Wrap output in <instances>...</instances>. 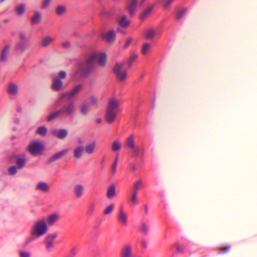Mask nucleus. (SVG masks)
<instances>
[{"label":"nucleus","mask_w":257,"mask_h":257,"mask_svg":"<svg viewBox=\"0 0 257 257\" xmlns=\"http://www.w3.org/2000/svg\"><path fill=\"white\" fill-rule=\"evenodd\" d=\"M47 133V129L46 127L42 126L38 128L37 133L41 136H45Z\"/></svg>","instance_id":"nucleus-32"},{"label":"nucleus","mask_w":257,"mask_h":257,"mask_svg":"<svg viewBox=\"0 0 257 257\" xmlns=\"http://www.w3.org/2000/svg\"><path fill=\"white\" fill-rule=\"evenodd\" d=\"M106 55L103 52L93 53L88 58L86 61V64L88 65L96 61L100 66H104L106 64Z\"/></svg>","instance_id":"nucleus-3"},{"label":"nucleus","mask_w":257,"mask_h":257,"mask_svg":"<svg viewBox=\"0 0 257 257\" xmlns=\"http://www.w3.org/2000/svg\"><path fill=\"white\" fill-rule=\"evenodd\" d=\"M152 7H149L148 8H147L144 12L142 14V16H141V17L142 18H145V17H146L147 16H148L151 13V12L152 11Z\"/></svg>","instance_id":"nucleus-35"},{"label":"nucleus","mask_w":257,"mask_h":257,"mask_svg":"<svg viewBox=\"0 0 257 257\" xmlns=\"http://www.w3.org/2000/svg\"><path fill=\"white\" fill-rule=\"evenodd\" d=\"M58 236L57 232H51L49 233L46 238L45 243L47 247H51L55 242V240Z\"/></svg>","instance_id":"nucleus-7"},{"label":"nucleus","mask_w":257,"mask_h":257,"mask_svg":"<svg viewBox=\"0 0 257 257\" xmlns=\"http://www.w3.org/2000/svg\"><path fill=\"white\" fill-rule=\"evenodd\" d=\"M155 31L154 30L149 29V30H148V31L146 33V37L150 39V38H153L155 36Z\"/></svg>","instance_id":"nucleus-36"},{"label":"nucleus","mask_w":257,"mask_h":257,"mask_svg":"<svg viewBox=\"0 0 257 257\" xmlns=\"http://www.w3.org/2000/svg\"><path fill=\"white\" fill-rule=\"evenodd\" d=\"M10 49L11 46L10 45H6L4 47L1 56L2 61H5L7 59L10 54Z\"/></svg>","instance_id":"nucleus-14"},{"label":"nucleus","mask_w":257,"mask_h":257,"mask_svg":"<svg viewBox=\"0 0 257 257\" xmlns=\"http://www.w3.org/2000/svg\"><path fill=\"white\" fill-rule=\"evenodd\" d=\"M137 6V1L134 0L133 1L128 7L129 12L131 15L134 14Z\"/></svg>","instance_id":"nucleus-29"},{"label":"nucleus","mask_w":257,"mask_h":257,"mask_svg":"<svg viewBox=\"0 0 257 257\" xmlns=\"http://www.w3.org/2000/svg\"><path fill=\"white\" fill-rule=\"evenodd\" d=\"M85 150L84 147L81 146L77 147L73 151L74 157L77 159L80 158Z\"/></svg>","instance_id":"nucleus-15"},{"label":"nucleus","mask_w":257,"mask_h":257,"mask_svg":"<svg viewBox=\"0 0 257 257\" xmlns=\"http://www.w3.org/2000/svg\"><path fill=\"white\" fill-rule=\"evenodd\" d=\"M124 66L123 62H119L115 63L113 68L114 73L117 78L121 81L124 80L127 77L126 70Z\"/></svg>","instance_id":"nucleus-4"},{"label":"nucleus","mask_w":257,"mask_h":257,"mask_svg":"<svg viewBox=\"0 0 257 257\" xmlns=\"http://www.w3.org/2000/svg\"><path fill=\"white\" fill-rule=\"evenodd\" d=\"M114 209V204H111L106 206V207L104 209V213L105 215L110 214L113 210Z\"/></svg>","instance_id":"nucleus-31"},{"label":"nucleus","mask_w":257,"mask_h":257,"mask_svg":"<svg viewBox=\"0 0 257 257\" xmlns=\"http://www.w3.org/2000/svg\"><path fill=\"white\" fill-rule=\"evenodd\" d=\"M48 226L44 219L37 220L34 224L31 230L32 235L36 238H40L48 232Z\"/></svg>","instance_id":"nucleus-1"},{"label":"nucleus","mask_w":257,"mask_h":257,"mask_svg":"<svg viewBox=\"0 0 257 257\" xmlns=\"http://www.w3.org/2000/svg\"><path fill=\"white\" fill-rule=\"evenodd\" d=\"M9 161L10 163H16V165L20 169L23 168L26 163V159L25 156L17 154H13L9 157Z\"/></svg>","instance_id":"nucleus-5"},{"label":"nucleus","mask_w":257,"mask_h":257,"mask_svg":"<svg viewBox=\"0 0 257 257\" xmlns=\"http://www.w3.org/2000/svg\"><path fill=\"white\" fill-rule=\"evenodd\" d=\"M229 247H227V248H223V249H224V250H229Z\"/></svg>","instance_id":"nucleus-48"},{"label":"nucleus","mask_w":257,"mask_h":257,"mask_svg":"<svg viewBox=\"0 0 257 257\" xmlns=\"http://www.w3.org/2000/svg\"><path fill=\"white\" fill-rule=\"evenodd\" d=\"M60 219V214L59 212H53L48 215L47 217V225L53 226Z\"/></svg>","instance_id":"nucleus-6"},{"label":"nucleus","mask_w":257,"mask_h":257,"mask_svg":"<svg viewBox=\"0 0 257 257\" xmlns=\"http://www.w3.org/2000/svg\"><path fill=\"white\" fill-rule=\"evenodd\" d=\"M74 190L76 195L80 197L83 193L84 187L81 184H76L74 186Z\"/></svg>","instance_id":"nucleus-19"},{"label":"nucleus","mask_w":257,"mask_h":257,"mask_svg":"<svg viewBox=\"0 0 257 257\" xmlns=\"http://www.w3.org/2000/svg\"><path fill=\"white\" fill-rule=\"evenodd\" d=\"M119 105V101L116 98H111L108 103L107 108L118 111Z\"/></svg>","instance_id":"nucleus-9"},{"label":"nucleus","mask_w":257,"mask_h":257,"mask_svg":"<svg viewBox=\"0 0 257 257\" xmlns=\"http://www.w3.org/2000/svg\"><path fill=\"white\" fill-rule=\"evenodd\" d=\"M68 152H69L68 150H67V149L63 150L56 153L55 155H54L53 157L54 158V159H58L62 157L64 155H65L66 154H67L68 153Z\"/></svg>","instance_id":"nucleus-27"},{"label":"nucleus","mask_w":257,"mask_h":257,"mask_svg":"<svg viewBox=\"0 0 257 257\" xmlns=\"http://www.w3.org/2000/svg\"><path fill=\"white\" fill-rule=\"evenodd\" d=\"M66 73L64 71H60L58 73V75L55 78H58L60 80H63L66 77Z\"/></svg>","instance_id":"nucleus-39"},{"label":"nucleus","mask_w":257,"mask_h":257,"mask_svg":"<svg viewBox=\"0 0 257 257\" xmlns=\"http://www.w3.org/2000/svg\"><path fill=\"white\" fill-rule=\"evenodd\" d=\"M20 169L16 165H10L8 168V174L10 175H15Z\"/></svg>","instance_id":"nucleus-23"},{"label":"nucleus","mask_w":257,"mask_h":257,"mask_svg":"<svg viewBox=\"0 0 257 257\" xmlns=\"http://www.w3.org/2000/svg\"><path fill=\"white\" fill-rule=\"evenodd\" d=\"M143 185V181L141 180L137 181L134 185L135 188L138 189L140 188Z\"/></svg>","instance_id":"nucleus-42"},{"label":"nucleus","mask_w":257,"mask_h":257,"mask_svg":"<svg viewBox=\"0 0 257 257\" xmlns=\"http://www.w3.org/2000/svg\"><path fill=\"white\" fill-rule=\"evenodd\" d=\"M127 214L122 208H120L118 215V221L122 225H126L127 222Z\"/></svg>","instance_id":"nucleus-11"},{"label":"nucleus","mask_w":257,"mask_h":257,"mask_svg":"<svg viewBox=\"0 0 257 257\" xmlns=\"http://www.w3.org/2000/svg\"><path fill=\"white\" fill-rule=\"evenodd\" d=\"M131 42H132V39H128L127 40L125 46L127 47Z\"/></svg>","instance_id":"nucleus-46"},{"label":"nucleus","mask_w":257,"mask_h":257,"mask_svg":"<svg viewBox=\"0 0 257 257\" xmlns=\"http://www.w3.org/2000/svg\"><path fill=\"white\" fill-rule=\"evenodd\" d=\"M36 189L42 192H48L50 190V187L48 183L44 182H40L36 185Z\"/></svg>","instance_id":"nucleus-13"},{"label":"nucleus","mask_w":257,"mask_h":257,"mask_svg":"<svg viewBox=\"0 0 257 257\" xmlns=\"http://www.w3.org/2000/svg\"><path fill=\"white\" fill-rule=\"evenodd\" d=\"M25 10V6L23 5H20L17 7V12L19 14H23Z\"/></svg>","instance_id":"nucleus-38"},{"label":"nucleus","mask_w":257,"mask_h":257,"mask_svg":"<svg viewBox=\"0 0 257 257\" xmlns=\"http://www.w3.org/2000/svg\"><path fill=\"white\" fill-rule=\"evenodd\" d=\"M41 19V16L40 14H37L32 19V21L33 23H36L39 22Z\"/></svg>","instance_id":"nucleus-41"},{"label":"nucleus","mask_w":257,"mask_h":257,"mask_svg":"<svg viewBox=\"0 0 257 257\" xmlns=\"http://www.w3.org/2000/svg\"><path fill=\"white\" fill-rule=\"evenodd\" d=\"M143 227H144V230H145V229H146L147 228V226L144 225Z\"/></svg>","instance_id":"nucleus-49"},{"label":"nucleus","mask_w":257,"mask_h":257,"mask_svg":"<svg viewBox=\"0 0 257 257\" xmlns=\"http://www.w3.org/2000/svg\"><path fill=\"white\" fill-rule=\"evenodd\" d=\"M177 247V250L178 252H180V249L179 248V245L178 244H175Z\"/></svg>","instance_id":"nucleus-47"},{"label":"nucleus","mask_w":257,"mask_h":257,"mask_svg":"<svg viewBox=\"0 0 257 257\" xmlns=\"http://www.w3.org/2000/svg\"><path fill=\"white\" fill-rule=\"evenodd\" d=\"M131 201L134 204H136L138 202V195L136 192L133 193L131 197Z\"/></svg>","instance_id":"nucleus-37"},{"label":"nucleus","mask_w":257,"mask_h":257,"mask_svg":"<svg viewBox=\"0 0 257 257\" xmlns=\"http://www.w3.org/2000/svg\"><path fill=\"white\" fill-rule=\"evenodd\" d=\"M116 163H115L113 165V166L112 167V169H111V170H112V172L113 173H115V170H116Z\"/></svg>","instance_id":"nucleus-44"},{"label":"nucleus","mask_w":257,"mask_h":257,"mask_svg":"<svg viewBox=\"0 0 257 257\" xmlns=\"http://www.w3.org/2000/svg\"><path fill=\"white\" fill-rule=\"evenodd\" d=\"M61 112V111H58L51 113L47 116V119L49 121L53 120L56 118Z\"/></svg>","instance_id":"nucleus-34"},{"label":"nucleus","mask_w":257,"mask_h":257,"mask_svg":"<svg viewBox=\"0 0 257 257\" xmlns=\"http://www.w3.org/2000/svg\"><path fill=\"white\" fill-rule=\"evenodd\" d=\"M62 80L58 78H54L52 84V88L55 90H59L62 87Z\"/></svg>","instance_id":"nucleus-17"},{"label":"nucleus","mask_w":257,"mask_h":257,"mask_svg":"<svg viewBox=\"0 0 257 257\" xmlns=\"http://www.w3.org/2000/svg\"><path fill=\"white\" fill-rule=\"evenodd\" d=\"M27 151L33 156H39L45 151V146L43 142L34 140L30 142L27 147Z\"/></svg>","instance_id":"nucleus-2"},{"label":"nucleus","mask_w":257,"mask_h":257,"mask_svg":"<svg viewBox=\"0 0 257 257\" xmlns=\"http://www.w3.org/2000/svg\"><path fill=\"white\" fill-rule=\"evenodd\" d=\"M151 48V45L148 43L145 44L142 48V53L144 55H146L149 52Z\"/></svg>","instance_id":"nucleus-33"},{"label":"nucleus","mask_w":257,"mask_h":257,"mask_svg":"<svg viewBox=\"0 0 257 257\" xmlns=\"http://www.w3.org/2000/svg\"><path fill=\"white\" fill-rule=\"evenodd\" d=\"M126 145L130 148H135V145L134 141V137L133 136H131L127 138L126 141Z\"/></svg>","instance_id":"nucleus-28"},{"label":"nucleus","mask_w":257,"mask_h":257,"mask_svg":"<svg viewBox=\"0 0 257 257\" xmlns=\"http://www.w3.org/2000/svg\"><path fill=\"white\" fill-rule=\"evenodd\" d=\"M104 37L108 41L112 42L114 41L115 38V33L114 31L113 30H109L107 32H106L104 35Z\"/></svg>","instance_id":"nucleus-18"},{"label":"nucleus","mask_w":257,"mask_h":257,"mask_svg":"<svg viewBox=\"0 0 257 257\" xmlns=\"http://www.w3.org/2000/svg\"><path fill=\"white\" fill-rule=\"evenodd\" d=\"M54 41V38L51 36H47L43 39L42 45L43 46H47L51 44Z\"/></svg>","instance_id":"nucleus-26"},{"label":"nucleus","mask_w":257,"mask_h":257,"mask_svg":"<svg viewBox=\"0 0 257 257\" xmlns=\"http://www.w3.org/2000/svg\"><path fill=\"white\" fill-rule=\"evenodd\" d=\"M137 55L135 54H133L132 55V56H131V58L133 59V60H135L137 58Z\"/></svg>","instance_id":"nucleus-45"},{"label":"nucleus","mask_w":257,"mask_h":257,"mask_svg":"<svg viewBox=\"0 0 257 257\" xmlns=\"http://www.w3.org/2000/svg\"><path fill=\"white\" fill-rule=\"evenodd\" d=\"M66 12V8L63 6H59L57 7L56 13L58 15L61 16Z\"/></svg>","instance_id":"nucleus-30"},{"label":"nucleus","mask_w":257,"mask_h":257,"mask_svg":"<svg viewBox=\"0 0 257 257\" xmlns=\"http://www.w3.org/2000/svg\"><path fill=\"white\" fill-rule=\"evenodd\" d=\"M121 257H133V247L130 244L124 246L121 252Z\"/></svg>","instance_id":"nucleus-10"},{"label":"nucleus","mask_w":257,"mask_h":257,"mask_svg":"<svg viewBox=\"0 0 257 257\" xmlns=\"http://www.w3.org/2000/svg\"><path fill=\"white\" fill-rule=\"evenodd\" d=\"M97 143L95 141L90 143L85 147V151L88 154H92L94 152L96 147Z\"/></svg>","instance_id":"nucleus-16"},{"label":"nucleus","mask_w":257,"mask_h":257,"mask_svg":"<svg viewBox=\"0 0 257 257\" xmlns=\"http://www.w3.org/2000/svg\"><path fill=\"white\" fill-rule=\"evenodd\" d=\"M20 257H31V253L27 251L22 250L20 252Z\"/></svg>","instance_id":"nucleus-40"},{"label":"nucleus","mask_w":257,"mask_h":257,"mask_svg":"<svg viewBox=\"0 0 257 257\" xmlns=\"http://www.w3.org/2000/svg\"><path fill=\"white\" fill-rule=\"evenodd\" d=\"M119 26L121 27L125 28L128 26L130 24L129 21L124 17H121L118 21Z\"/></svg>","instance_id":"nucleus-25"},{"label":"nucleus","mask_w":257,"mask_h":257,"mask_svg":"<svg viewBox=\"0 0 257 257\" xmlns=\"http://www.w3.org/2000/svg\"><path fill=\"white\" fill-rule=\"evenodd\" d=\"M117 111L107 108L105 113L106 120L110 123L112 122L116 117Z\"/></svg>","instance_id":"nucleus-8"},{"label":"nucleus","mask_w":257,"mask_h":257,"mask_svg":"<svg viewBox=\"0 0 257 257\" xmlns=\"http://www.w3.org/2000/svg\"><path fill=\"white\" fill-rule=\"evenodd\" d=\"M19 88L17 85L11 83L8 86V92L11 95H15L18 92Z\"/></svg>","instance_id":"nucleus-21"},{"label":"nucleus","mask_w":257,"mask_h":257,"mask_svg":"<svg viewBox=\"0 0 257 257\" xmlns=\"http://www.w3.org/2000/svg\"><path fill=\"white\" fill-rule=\"evenodd\" d=\"M122 143L119 140H115L113 142L112 144V149L114 151H118L121 149Z\"/></svg>","instance_id":"nucleus-24"},{"label":"nucleus","mask_w":257,"mask_h":257,"mask_svg":"<svg viewBox=\"0 0 257 257\" xmlns=\"http://www.w3.org/2000/svg\"><path fill=\"white\" fill-rule=\"evenodd\" d=\"M51 0H44L42 4L43 8H45L47 7L51 3Z\"/></svg>","instance_id":"nucleus-43"},{"label":"nucleus","mask_w":257,"mask_h":257,"mask_svg":"<svg viewBox=\"0 0 257 257\" xmlns=\"http://www.w3.org/2000/svg\"><path fill=\"white\" fill-rule=\"evenodd\" d=\"M115 188L114 185H111L107 189L106 196L108 198L111 199L115 196Z\"/></svg>","instance_id":"nucleus-20"},{"label":"nucleus","mask_w":257,"mask_h":257,"mask_svg":"<svg viewBox=\"0 0 257 257\" xmlns=\"http://www.w3.org/2000/svg\"><path fill=\"white\" fill-rule=\"evenodd\" d=\"M75 106L73 104L69 103L66 105L61 111L66 114H69L74 110Z\"/></svg>","instance_id":"nucleus-22"},{"label":"nucleus","mask_w":257,"mask_h":257,"mask_svg":"<svg viewBox=\"0 0 257 257\" xmlns=\"http://www.w3.org/2000/svg\"><path fill=\"white\" fill-rule=\"evenodd\" d=\"M68 135V132L65 129L55 130L53 131V135L60 139H65Z\"/></svg>","instance_id":"nucleus-12"}]
</instances>
